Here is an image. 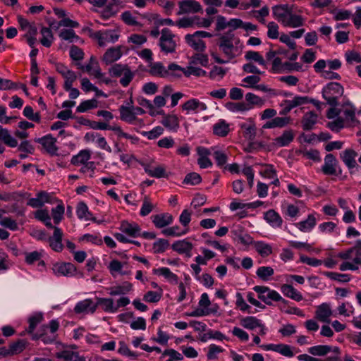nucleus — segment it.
<instances>
[{"mask_svg": "<svg viewBox=\"0 0 361 361\" xmlns=\"http://www.w3.org/2000/svg\"><path fill=\"white\" fill-rule=\"evenodd\" d=\"M272 11L274 18L285 27L296 28L305 24V18L296 13L293 5L274 6Z\"/></svg>", "mask_w": 361, "mask_h": 361, "instance_id": "1", "label": "nucleus"}, {"mask_svg": "<svg viewBox=\"0 0 361 361\" xmlns=\"http://www.w3.org/2000/svg\"><path fill=\"white\" fill-rule=\"evenodd\" d=\"M344 88L338 82H331L326 84L322 90V94L326 104L329 106H338L339 99L343 95Z\"/></svg>", "mask_w": 361, "mask_h": 361, "instance_id": "2", "label": "nucleus"}, {"mask_svg": "<svg viewBox=\"0 0 361 361\" xmlns=\"http://www.w3.org/2000/svg\"><path fill=\"white\" fill-rule=\"evenodd\" d=\"M158 45L164 54L176 53L177 48L176 35L169 28L162 29Z\"/></svg>", "mask_w": 361, "mask_h": 361, "instance_id": "3", "label": "nucleus"}, {"mask_svg": "<svg viewBox=\"0 0 361 361\" xmlns=\"http://www.w3.org/2000/svg\"><path fill=\"white\" fill-rule=\"evenodd\" d=\"M235 35L233 30H228L224 35H221L219 38L218 45L220 50L229 59L234 57V44L233 41Z\"/></svg>", "mask_w": 361, "mask_h": 361, "instance_id": "4", "label": "nucleus"}, {"mask_svg": "<svg viewBox=\"0 0 361 361\" xmlns=\"http://www.w3.org/2000/svg\"><path fill=\"white\" fill-rule=\"evenodd\" d=\"M322 173L327 176H340L342 169L338 165V161L332 154H327L324 157V163L321 169Z\"/></svg>", "mask_w": 361, "mask_h": 361, "instance_id": "5", "label": "nucleus"}, {"mask_svg": "<svg viewBox=\"0 0 361 361\" xmlns=\"http://www.w3.org/2000/svg\"><path fill=\"white\" fill-rule=\"evenodd\" d=\"M179 10L178 16L185 14L203 13V8L200 3L196 0H181L178 3Z\"/></svg>", "mask_w": 361, "mask_h": 361, "instance_id": "6", "label": "nucleus"}, {"mask_svg": "<svg viewBox=\"0 0 361 361\" xmlns=\"http://www.w3.org/2000/svg\"><path fill=\"white\" fill-rule=\"evenodd\" d=\"M35 142L41 144L47 152L51 155L56 154L58 147L56 145V139L51 134L35 139Z\"/></svg>", "mask_w": 361, "mask_h": 361, "instance_id": "7", "label": "nucleus"}, {"mask_svg": "<svg viewBox=\"0 0 361 361\" xmlns=\"http://www.w3.org/2000/svg\"><path fill=\"white\" fill-rule=\"evenodd\" d=\"M118 110L120 113V118L122 121L130 124L138 123L141 126L144 125L142 119H140L134 116L131 106H126L124 105H121Z\"/></svg>", "mask_w": 361, "mask_h": 361, "instance_id": "8", "label": "nucleus"}, {"mask_svg": "<svg viewBox=\"0 0 361 361\" xmlns=\"http://www.w3.org/2000/svg\"><path fill=\"white\" fill-rule=\"evenodd\" d=\"M63 232L59 227L54 228L53 235L48 238L49 246L55 252H61L63 248L62 244Z\"/></svg>", "mask_w": 361, "mask_h": 361, "instance_id": "9", "label": "nucleus"}, {"mask_svg": "<svg viewBox=\"0 0 361 361\" xmlns=\"http://www.w3.org/2000/svg\"><path fill=\"white\" fill-rule=\"evenodd\" d=\"M95 37L98 40L99 45L103 47L106 42H115L118 39L119 35L114 30H106L105 32H97Z\"/></svg>", "mask_w": 361, "mask_h": 361, "instance_id": "10", "label": "nucleus"}, {"mask_svg": "<svg viewBox=\"0 0 361 361\" xmlns=\"http://www.w3.org/2000/svg\"><path fill=\"white\" fill-rule=\"evenodd\" d=\"M97 310V305L92 299H85L78 302L75 307L74 312L80 313H94Z\"/></svg>", "mask_w": 361, "mask_h": 361, "instance_id": "11", "label": "nucleus"}, {"mask_svg": "<svg viewBox=\"0 0 361 361\" xmlns=\"http://www.w3.org/2000/svg\"><path fill=\"white\" fill-rule=\"evenodd\" d=\"M308 102L307 97L296 96L292 100H285L284 107L280 112L281 115H286L290 112L293 108L300 106Z\"/></svg>", "mask_w": 361, "mask_h": 361, "instance_id": "12", "label": "nucleus"}, {"mask_svg": "<svg viewBox=\"0 0 361 361\" xmlns=\"http://www.w3.org/2000/svg\"><path fill=\"white\" fill-rule=\"evenodd\" d=\"M121 231L126 235L136 238L141 235V228L136 223H129L128 221H123L121 224Z\"/></svg>", "mask_w": 361, "mask_h": 361, "instance_id": "13", "label": "nucleus"}, {"mask_svg": "<svg viewBox=\"0 0 361 361\" xmlns=\"http://www.w3.org/2000/svg\"><path fill=\"white\" fill-rule=\"evenodd\" d=\"M207 109L205 103L200 102L197 99H190L182 105V109L186 111L188 114L190 111H203Z\"/></svg>", "mask_w": 361, "mask_h": 361, "instance_id": "14", "label": "nucleus"}, {"mask_svg": "<svg viewBox=\"0 0 361 361\" xmlns=\"http://www.w3.org/2000/svg\"><path fill=\"white\" fill-rule=\"evenodd\" d=\"M152 221L157 228H161L172 224L173 217L169 213H162L151 216Z\"/></svg>", "mask_w": 361, "mask_h": 361, "instance_id": "15", "label": "nucleus"}, {"mask_svg": "<svg viewBox=\"0 0 361 361\" xmlns=\"http://www.w3.org/2000/svg\"><path fill=\"white\" fill-rule=\"evenodd\" d=\"M341 158L349 169L357 166L355 158L357 156V152L352 149L344 150L341 154Z\"/></svg>", "mask_w": 361, "mask_h": 361, "instance_id": "16", "label": "nucleus"}, {"mask_svg": "<svg viewBox=\"0 0 361 361\" xmlns=\"http://www.w3.org/2000/svg\"><path fill=\"white\" fill-rule=\"evenodd\" d=\"M133 289V285L128 281H124L121 285L108 288L109 294L111 296L126 295Z\"/></svg>", "mask_w": 361, "mask_h": 361, "instance_id": "17", "label": "nucleus"}, {"mask_svg": "<svg viewBox=\"0 0 361 361\" xmlns=\"http://www.w3.org/2000/svg\"><path fill=\"white\" fill-rule=\"evenodd\" d=\"M332 314V311L329 304L322 303L317 307L315 312L316 318L323 322H329V317Z\"/></svg>", "mask_w": 361, "mask_h": 361, "instance_id": "18", "label": "nucleus"}, {"mask_svg": "<svg viewBox=\"0 0 361 361\" xmlns=\"http://www.w3.org/2000/svg\"><path fill=\"white\" fill-rule=\"evenodd\" d=\"M294 137L293 130H285L281 135L274 140V144L279 147L288 146L293 140Z\"/></svg>", "mask_w": 361, "mask_h": 361, "instance_id": "19", "label": "nucleus"}, {"mask_svg": "<svg viewBox=\"0 0 361 361\" xmlns=\"http://www.w3.org/2000/svg\"><path fill=\"white\" fill-rule=\"evenodd\" d=\"M149 66V73L152 76L166 78L170 75L168 70L161 62H151Z\"/></svg>", "mask_w": 361, "mask_h": 361, "instance_id": "20", "label": "nucleus"}, {"mask_svg": "<svg viewBox=\"0 0 361 361\" xmlns=\"http://www.w3.org/2000/svg\"><path fill=\"white\" fill-rule=\"evenodd\" d=\"M121 47H112L106 50L103 56V61L106 63H111L118 60L122 56Z\"/></svg>", "mask_w": 361, "mask_h": 361, "instance_id": "21", "label": "nucleus"}, {"mask_svg": "<svg viewBox=\"0 0 361 361\" xmlns=\"http://www.w3.org/2000/svg\"><path fill=\"white\" fill-rule=\"evenodd\" d=\"M53 271L58 276H69L75 271V267L71 263H63L55 264Z\"/></svg>", "mask_w": 361, "mask_h": 361, "instance_id": "22", "label": "nucleus"}, {"mask_svg": "<svg viewBox=\"0 0 361 361\" xmlns=\"http://www.w3.org/2000/svg\"><path fill=\"white\" fill-rule=\"evenodd\" d=\"M144 169L145 171L151 177L161 178L168 176L165 167L161 165L153 167L147 164L145 166Z\"/></svg>", "mask_w": 361, "mask_h": 361, "instance_id": "23", "label": "nucleus"}, {"mask_svg": "<svg viewBox=\"0 0 361 361\" xmlns=\"http://www.w3.org/2000/svg\"><path fill=\"white\" fill-rule=\"evenodd\" d=\"M260 300L268 305H271V301H281L284 304L287 303V300L283 299L277 291L271 290L269 288V291L261 295Z\"/></svg>", "mask_w": 361, "mask_h": 361, "instance_id": "24", "label": "nucleus"}, {"mask_svg": "<svg viewBox=\"0 0 361 361\" xmlns=\"http://www.w3.org/2000/svg\"><path fill=\"white\" fill-rule=\"evenodd\" d=\"M185 42L189 46L197 51H204L206 46L205 43L201 39H198L193 35L188 34L185 37Z\"/></svg>", "mask_w": 361, "mask_h": 361, "instance_id": "25", "label": "nucleus"}, {"mask_svg": "<svg viewBox=\"0 0 361 361\" xmlns=\"http://www.w3.org/2000/svg\"><path fill=\"white\" fill-rule=\"evenodd\" d=\"M96 300L95 305H97V307L100 305L105 312H116V307L114 306L112 298H96Z\"/></svg>", "mask_w": 361, "mask_h": 361, "instance_id": "26", "label": "nucleus"}, {"mask_svg": "<svg viewBox=\"0 0 361 361\" xmlns=\"http://www.w3.org/2000/svg\"><path fill=\"white\" fill-rule=\"evenodd\" d=\"M283 294L295 301H301L302 300V294L293 288L291 285L283 284L281 288Z\"/></svg>", "mask_w": 361, "mask_h": 361, "instance_id": "27", "label": "nucleus"}, {"mask_svg": "<svg viewBox=\"0 0 361 361\" xmlns=\"http://www.w3.org/2000/svg\"><path fill=\"white\" fill-rule=\"evenodd\" d=\"M264 219L273 227H281L282 218L274 209H269L264 214Z\"/></svg>", "mask_w": 361, "mask_h": 361, "instance_id": "28", "label": "nucleus"}, {"mask_svg": "<svg viewBox=\"0 0 361 361\" xmlns=\"http://www.w3.org/2000/svg\"><path fill=\"white\" fill-rule=\"evenodd\" d=\"M154 274L163 276L169 282L173 284L178 283V277L176 274L171 271L170 269L167 267H161L159 269H154Z\"/></svg>", "mask_w": 361, "mask_h": 361, "instance_id": "29", "label": "nucleus"}, {"mask_svg": "<svg viewBox=\"0 0 361 361\" xmlns=\"http://www.w3.org/2000/svg\"><path fill=\"white\" fill-rule=\"evenodd\" d=\"M316 225L314 215L309 214L307 219L295 224V226L302 232H310Z\"/></svg>", "mask_w": 361, "mask_h": 361, "instance_id": "30", "label": "nucleus"}, {"mask_svg": "<svg viewBox=\"0 0 361 361\" xmlns=\"http://www.w3.org/2000/svg\"><path fill=\"white\" fill-rule=\"evenodd\" d=\"M240 127L244 130L243 133L245 138L250 140L255 139L256 136V126L252 119H249V123H240Z\"/></svg>", "mask_w": 361, "mask_h": 361, "instance_id": "31", "label": "nucleus"}, {"mask_svg": "<svg viewBox=\"0 0 361 361\" xmlns=\"http://www.w3.org/2000/svg\"><path fill=\"white\" fill-rule=\"evenodd\" d=\"M172 249L179 254L189 255L192 249V244L185 240H178L173 243Z\"/></svg>", "mask_w": 361, "mask_h": 361, "instance_id": "32", "label": "nucleus"}, {"mask_svg": "<svg viewBox=\"0 0 361 361\" xmlns=\"http://www.w3.org/2000/svg\"><path fill=\"white\" fill-rule=\"evenodd\" d=\"M76 214L78 218L80 219H85L87 221L91 220L92 221H96V218L92 216V214L89 212L87 204L83 202L78 203Z\"/></svg>", "mask_w": 361, "mask_h": 361, "instance_id": "33", "label": "nucleus"}, {"mask_svg": "<svg viewBox=\"0 0 361 361\" xmlns=\"http://www.w3.org/2000/svg\"><path fill=\"white\" fill-rule=\"evenodd\" d=\"M229 131V125L225 120H220L213 126V133L215 135L226 137Z\"/></svg>", "mask_w": 361, "mask_h": 361, "instance_id": "34", "label": "nucleus"}, {"mask_svg": "<svg viewBox=\"0 0 361 361\" xmlns=\"http://www.w3.org/2000/svg\"><path fill=\"white\" fill-rule=\"evenodd\" d=\"M317 121V114L313 111L306 113L302 119V125L305 130H311Z\"/></svg>", "mask_w": 361, "mask_h": 361, "instance_id": "35", "label": "nucleus"}, {"mask_svg": "<svg viewBox=\"0 0 361 361\" xmlns=\"http://www.w3.org/2000/svg\"><path fill=\"white\" fill-rule=\"evenodd\" d=\"M85 71L98 79L101 78L103 75L97 61L93 56L90 58L88 64L85 66Z\"/></svg>", "mask_w": 361, "mask_h": 361, "instance_id": "36", "label": "nucleus"}, {"mask_svg": "<svg viewBox=\"0 0 361 361\" xmlns=\"http://www.w3.org/2000/svg\"><path fill=\"white\" fill-rule=\"evenodd\" d=\"M253 245L255 250L263 257H268L272 253L271 245L263 241H255Z\"/></svg>", "mask_w": 361, "mask_h": 361, "instance_id": "37", "label": "nucleus"}, {"mask_svg": "<svg viewBox=\"0 0 361 361\" xmlns=\"http://www.w3.org/2000/svg\"><path fill=\"white\" fill-rule=\"evenodd\" d=\"M161 124L166 128L176 131L179 127V121L176 115H167L163 117Z\"/></svg>", "mask_w": 361, "mask_h": 361, "instance_id": "38", "label": "nucleus"}, {"mask_svg": "<svg viewBox=\"0 0 361 361\" xmlns=\"http://www.w3.org/2000/svg\"><path fill=\"white\" fill-rule=\"evenodd\" d=\"M261 320L253 316H248L240 319V325L249 330H254L260 325Z\"/></svg>", "mask_w": 361, "mask_h": 361, "instance_id": "39", "label": "nucleus"}, {"mask_svg": "<svg viewBox=\"0 0 361 361\" xmlns=\"http://www.w3.org/2000/svg\"><path fill=\"white\" fill-rule=\"evenodd\" d=\"M91 154L88 149L81 150L77 155H75L71 159V164L73 165L85 164L90 159Z\"/></svg>", "mask_w": 361, "mask_h": 361, "instance_id": "40", "label": "nucleus"}, {"mask_svg": "<svg viewBox=\"0 0 361 361\" xmlns=\"http://www.w3.org/2000/svg\"><path fill=\"white\" fill-rule=\"evenodd\" d=\"M0 140L3 141L6 145L11 147H15L18 145L17 140L10 135L9 131L6 128H2L1 126Z\"/></svg>", "mask_w": 361, "mask_h": 361, "instance_id": "41", "label": "nucleus"}, {"mask_svg": "<svg viewBox=\"0 0 361 361\" xmlns=\"http://www.w3.org/2000/svg\"><path fill=\"white\" fill-rule=\"evenodd\" d=\"M308 353L314 356H324L331 352V346L318 345L308 348Z\"/></svg>", "mask_w": 361, "mask_h": 361, "instance_id": "42", "label": "nucleus"}, {"mask_svg": "<svg viewBox=\"0 0 361 361\" xmlns=\"http://www.w3.org/2000/svg\"><path fill=\"white\" fill-rule=\"evenodd\" d=\"M40 32L42 35L40 39L41 44L46 47H50L54 40V36L51 29L43 27Z\"/></svg>", "mask_w": 361, "mask_h": 361, "instance_id": "43", "label": "nucleus"}, {"mask_svg": "<svg viewBox=\"0 0 361 361\" xmlns=\"http://www.w3.org/2000/svg\"><path fill=\"white\" fill-rule=\"evenodd\" d=\"M226 107L227 109L232 112H243L249 111L250 109H252L251 106H250L249 104H246L244 102H227L226 104Z\"/></svg>", "mask_w": 361, "mask_h": 361, "instance_id": "44", "label": "nucleus"}, {"mask_svg": "<svg viewBox=\"0 0 361 361\" xmlns=\"http://www.w3.org/2000/svg\"><path fill=\"white\" fill-rule=\"evenodd\" d=\"M245 59L247 61H253L257 62L258 64L264 67L267 66L266 61L264 59L263 56L257 51H246L245 54Z\"/></svg>", "mask_w": 361, "mask_h": 361, "instance_id": "45", "label": "nucleus"}, {"mask_svg": "<svg viewBox=\"0 0 361 361\" xmlns=\"http://www.w3.org/2000/svg\"><path fill=\"white\" fill-rule=\"evenodd\" d=\"M169 247V242L166 239L159 238L153 243L152 250L155 254L164 252Z\"/></svg>", "mask_w": 361, "mask_h": 361, "instance_id": "46", "label": "nucleus"}, {"mask_svg": "<svg viewBox=\"0 0 361 361\" xmlns=\"http://www.w3.org/2000/svg\"><path fill=\"white\" fill-rule=\"evenodd\" d=\"M274 269L271 267H260L256 271L257 276L263 281H268L274 275Z\"/></svg>", "mask_w": 361, "mask_h": 361, "instance_id": "47", "label": "nucleus"}, {"mask_svg": "<svg viewBox=\"0 0 361 361\" xmlns=\"http://www.w3.org/2000/svg\"><path fill=\"white\" fill-rule=\"evenodd\" d=\"M188 229L180 230L178 226L164 229L161 233L166 236H180L188 233Z\"/></svg>", "mask_w": 361, "mask_h": 361, "instance_id": "48", "label": "nucleus"}, {"mask_svg": "<svg viewBox=\"0 0 361 361\" xmlns=\"http://www.w3.org/2000/svg\"><path fill=\"white\" fill-rule=\"evenodd\" d=\"M98 102L95 99L83 101L77 107V111L85 112L90 109L96 108L97 106Z\"/></svg>", "mask_w": 361, "mask_h": 361, "instance_id": "49", "label": "nucleus"}, {"mask_svg": "<svg viewBox=\"0 0 361 361\" xmlns=\"http://www.w3.org/2000/svg\"><path fill=\"white\" fill-rule=\"evenodd\" d=\"M209 59L207 55L200 53L195 54L191 57L190 64V65H201L202 66H207L208 65Z\"/></svg>", "mask_w": 361, "mask_h": 361, "instance_id": "50", "label": "nucleus"}, {"mask_svg": "<svg viewBox=\"0 0 361 361\" xmlns=\"http://www.w3.org/2000/svg\"><path fill=\"white\" fill-rule=\"evenodd\" d=\"M245 99L247 102V104L251 106L252 108L253 106H262L264 102L263 99L252 92H248L245 94Z\"/></svg>", "mask_w": 361, "mask_h": 361, "instance_id": "51", "label": "nucleus"}, {"mask_svg": "<svg viewBox=\"0 0 361 361\" xmlns=\"http://www.w3.org/2000/svg\"><path fill=\"white\" fill-rule=\"evenodd\" d=\"M183 73L186 77H189L191 75L195 76H205L207 72L200 68L195 67L192 65L188 66L187 68L183 69Z\"/></svg>", "mask_w": 361, "mask_h": 361, "instance_id": "52", "label": "nucleus"}, {"mask_svg": "<svg viewBox=\"0 0 361 361\" xmlns=\"http://www.w3.org/2000/svg\"><path fill=\"white\" fill-rule=\"evenodd\" d=\"M343 115L345 116V120L350 122L352 125H355L358 123L355 117V108L353 106H350L348 108H345L343 110Z\"/></svg>", "mask_w": 361, "mask_h": 361, "instance_id": "53", "label": "nucleus"}, {"mask_svg": "<svg viewBox=\"0 0 361 361\" xmlns=\"http://www.w3.org/2000/svg\"><path fill=\"white\" fill-rule=\"evenodd\" d=\"M10 354L12 355H17L23 351L25 348V342L23 340H18L10 344Z\"/></svg>", "mask_w": 361, "mask_h": 361, "instance_id": "54", "label": "nucleus"}, {"mask_svg": "<svg viewBox=\"0 0 361 361\" xmlns=\"http://www.w3.org/2000/svg\"><path fill=\"white\" fill-rule=\"evenodd\" d=\"M23 115L29 120L39 123L41 121V116L39 113L37 112L34 114L33 109L30 106H26L23 109Z\"/></svg>", "mask_w": 361, "mask_h": 361, "instance_id": "55", "label": "nucleus"}, {"mask_svg": "<svg viewBox=\"0 0 361 361\" xmlns=\"http://www.w3.org/2000/svg\"><path fill=\"white\" fill-rule=\"evenodd\" d=\"M202 181V178L200 174L195 172L187 174L183 180V183L195 185L199 184Z\"/></svg>", "mask_w": 361, "mask_h": 361, "instance_id": "56", "label": "nucleus"}, {"mask_svg": "<svg viewBox=\"0 0 361 361\" xmlns=\"http://www.w3.org/2000/svg\"><path fill=\"white\" fill-rule=\"evenodd\" d=\"M59 37L66 41H69L73 42L79 39V37L76 35L75 31L73 30H62L59 33Z\"/></svg>", "mask_w": 361, "mask_h": 361, "instance_id": "57", "label": "nucleus"}, {"mask_svg": "<svg viewBox=\"0 0 361 361\" xmlns=\"http://www.w3.org/2000/svg\"><path fill=\"white\" fill-rule=\"evenodd\" d=\"M64 213V207L63 204H59L51 209V215L54 224H58L61 221Z\"/></svg>", "mask_w": 361, "mask_h": 361, "instance_id": "58", "label": "nucleus"}, {"mask_svg": "<svg viewBox=\"0 0 361 361\" xmlns=\"http://www.w3.org/2000/svg\"><path fill=\"white\" fill-rule=\"evenodd\" d=\"M176 25L180 28L191 27L195 25V16L183 17L176 22Z\"/></svg>", "mask_w": 361, "mask_h": 361, "instance_id": "59", "label": "nucleus"}, {"mask_svg": "<svg viewBox=\"0 0 361 361\" xmlns=\"http://www.w3.org/2000/svg\"><path fill=\"white\" fill-rule=\"evenodd\" d=\"M121 76L122 78L120 79L121 85L123 87H127L133 79L135 73L128 67Z\"/></svg>", "mask_w": 361, "mask_h": 361, "instance_id": "60", "label": "nucleus"}, {"mask_svg": "<svg viewBox=\"0 0 361 361\" xmlns=\"http://www.w3.org/2000/svg\"><path fill=\"white\" fill-rule=\"evenodd\" d=\"M235 305L243 312H247V313H252L250 311V306L248 305L243 298V295L240 293H236V302Z\"/></svg>", "mask_w": 361, "mask_h": 361, "instance_id": "61", "label": "nucleus"}, {"mask_svg": "<svg viewBox=\"0 0 361 361\" xmlns=\"http://www.w3.org/2000/svg\"><path fill=\"white\" fill-rule=\"evenodd\" d=\"M161 295V291L158 293L157 291L150 290L145 294L143 300L147 302H157L160 300Z\"/></svg>", "mask_w": 361, "mask_h": 361, "instance_id": "62", "label": "nucleus"}, {"mask_svg": "<svg viewBox=\"0 0 361 361\" xmlns=\"http://www.w3.org/2000/svg\"><path fill=\"white\" fill-rule=\"evenodd\" d=\"M213 157L219 166H223L227 161V154L221 150H214Z\"/></svg>", "mask_w": 361, "mask_h": 361, "instance_id": "63", "label": "nucleus"}, {"mask_svg": "<svg viewBox=\"0 0 361 361\" xmlns=\"http://www.w3.org/2000/svg\"><path fill=\"white\" fill-rule=\"evenodd\" d=\"M351 250H353V254L355 255L353 261L361 266V240H357Z\"/></svg>", "mask_w": 361, "mask_h": 361, "instance_id": "64", "label": "nucleus"}]
</instances>
